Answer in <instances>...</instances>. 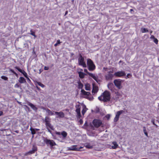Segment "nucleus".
<instances>
[{
	"mask_svg": "<svg viewBox=\"0 0 159 159\" xmlns=\"http://www.w3.org/2000/svg\"><path fill=\"white\" fill-rule=\"evenodd\" d=\"M110 92L107 91H105L98 97V99L100 101L104 102H109L110 100Z\"/></svg>",
	"mask_w": 159,
	"mask_h": 159,
	"instance_id": "1",
	"label": "nucleus"
},
{
	"mask_svg": "<svg viewBox=\"0 0 159 159\" xmlns=\"http://www.w3.org/2000/svg\"><path fill=\"white\" fill-rule=\"evenodd\" d=\"M105 71H107V74L105 75V79L107 80L110 81L112 80L114 75L112 74L113 72V69H108L107 68H105Z\"/></svg>",
	"mask_w": 159,
	"mask_h": 159,
	"instance_id": "2",
	"label": "nucleus"
},
{
	"mask_svg": "<svg viewBox=\"0 0 159 159\" xmlns=\"http://www.w3.org/2000/svg\"><path fill=\"white\" fill-rule=\"evenodd\" d=\"M87 65L88 66V69L90 71H93L95 69L96 66L95 65L93 61L89 58L87 60Z\"/></svg>",
	"mask_w": 159,
	"mask_h": 159,
	"instance_id": "3",
	"label": "nucleus"
},
{
	"mask_svg": "<svg viewBox=\"0 0 159 159\" xmlns=\"http://www.w3.org/2000/svg\"><path fill=\"white\" fill-rule=\"evenodd\" d=\"M43 140L48 146L50 145L51 147H52L56 145L55 143L52 140L48 139L46 138L43 137Z\"/></svg>",
	"mask_w": 159,
	"mask_h": 159,
	"instance_id": "4",
	"label": "nucleus"
},
{
	"mask_svg": "<svg viewBox=\"0 0 159 159\" xmlns=\"http://www.w3.org/2000/svg\"><path fill=\"white\" fill-rule=\"evenodd\" d=\"M78 63L79 65L82 66L83 67H86V65L84 61V59L81 55L78 58Z\"/></svg>",
	"mask_w": 159,
	"mask_h": 159,
	"instance_id": "5",
	"label": "nucleus"
},
{
	"mask_svg": "<svg viewBox=\"0 0 159 159\" xmlns=\"http://www.w3.org/2000/svg\"><path fill=\"white\" fill-rule=\"evenodd\" d=\"M82 147H80L78 148L77 145H74L70 147H69L67 148V150L69 151H79L80 150V149L82 148Z\"/></svg>",
	"mask_w": 159,
	"mask_h": 159,
	"instance_id": "6",
	"label": "nucleus"
},
{
	"mask_svg": "<svg viewBox=\"0 0 159 159\" xmlns=\"http://www.w3.org/2000/svg\"><path fill=\"white\" fill-rule=\"evenodd\" d=\"M93 123L95 127L98 128L100 126L102 125V121L99 120L95 119L93 120Z\"/></svg>",
	"mask_w": 159,
	"mask_h": 159,
	"instance_id": "7",
	"label": "nucleus"
},
{
	"mask_svg": "<svg viewBox=\"0 0 159 159\" xmlns=\"http://www.w3.org/2000/svg\"><path fill=\"white\" fill-rule=\"evenodd\" d=\"M124 112V111L122 110L117 111L116 113L115 117L114 119V121L115 122H116L117 121L119 120V116L120 115Z\"/></svg>",
	"mask_w": 159,
	"mask_h": 159,
	"instance_id": "8",
	"label": "nucleus"
},
{
	"mask_svg": "<svg viewBox=\"0 0 159 159\" xmlns=\"http://www.w3.org/2000/svg\"><path fill=\"white\" fill-rule=\"evenodd\" d=\"M125 75L126 74L125 71H118L116 72L114 74V76L118 77L124 76H125Z\"/></svg>",
	"mask_w": 159,
	"mask_h": 159,
	"instance_id": "9",
	"label": "nucleus"
},
{
	"mask_svg": "<svg viewBox=\"0 0 159 159\" xmlns=\"http://www.w3.org/2000/svg\"><path fill=\"white\" fill-rule=\"evenodd\" d=\"M114 83L115 85L119 89L121 88V80L120 79H116L114 80Z\"/></svg>",
	"mask_w": 159,
	"mask_h": 159,
	"instance_id": "10",
	"label": "nucleus"
},
{
	"mask_svg": "<svg viewBox=\"0 0 159 159\" xmlns=\"http://www.w3.org/2000/svg\"><path fill=\"white\" fill-rule=\"evenodd\" d=\"M84 72L87 73L93 79H94L96 81H98V77L96 76L93 73H90L86 69H84Z\"/></svg>",
	"mask_w": 159,
	"mask_h": 159,
	"instance_id": "11",
	"label": "nucleus"
},
{
	"mask_svg": "<svg viewBox=\"0 0 159 159\" xmlns=\"http://www.w3.org/2000/svg\"><path fill=\"white\" fill-rule=\"evenodd\" d=\"M46 129L48 130V132L50 133H51L52 131L51 130H54V128L53 126L51 125V123H49L46 125Z\"/></svg>",
	"mask_w": 159,
	"mask_h": 159,
	"instance_id": "12",
	"label": "nucleus"
},
{
	"mask_svg": "<svg viewBox=\"0 0 159 159\" xmlns=\"http://www.w3.org/2000/svg\"><path fill=\"white\" fill-rule=\"evenodd\" d=\"M121 94L118 92L115 94L112 98L116 101H117L118 100L119 98H121Z\"/></svg>",
	"mask_w": 159,
	"mask_h": 159,
	"instance_id": "13",
	"label": "nucleus"
},
{
	"mask_svg": "<svg viewBox=\"0 0 159 159\" xmlns=\"http://www.w3.org/2000/svg\"><path fill=\"white\" fill-rule=\"evenodd\" d=\"M76 111L77 112L78 117L80 118L81 117L80 112V106L79 105H78L76 106Z\"/></svg>",
	"mask_w": 159,
	"mask_h": 159,
	"instance_id": "14",
	"label": "nucleus"
},
{
	"mask_svg": "<svg viewBox=\"0 0 159 159\" xmlns=\"http://www.w3.org/2000/svg\"><path fill=\"white\" fill-rule=\"evenodd\" d=\"M107 87L109 89L112 91L114 89V85L112 83H109L107 84Z\"/></svg>",
	"mask_w": 159,
	"mask_h": 159,
	"instance_id": "15",
	"label": "nucleus"
},
{
	"mask_svg": "<svg viewBox=\"0 0 159 159\" xmlns=\"http://www.w3.org/2000/svg\"><path fill=\"white\" fill-rule=\"evenodd\" d=\"M77 72L79 74V77L81 79L84 78L85 76L86 75V74L81 71H77Z\"/></svg>",
	"mask_w": 159,
	"mask_h": 159,
	"instance_id": "16",
	"label": "nucleus"
},
{
	"mask_svg": "<svg viewBox=\"0 0 159 159\" xmlns=\"http://www.w3.org/2000/svg\"><path fill=\"white\" fill-rule=\"evenodd\" d=\"M55 113L56 115L62 118L64 117V114L62 111H60V112L56 111Z\"/></svg>",
	"mask_w": 159,
	"mask_h": 159,
	"instance_id": "17",
	"label": "nucleus"
},
{
	"mask_svg": "<svg viewBox=\"0 0 159 159\" xmlns=\"http://www.w3.org/2000/svg\"><path fill=\"white\" fill-rule=\"evenodd\" d=\"M27 104L29 106H30L31 107V108L34 110L36 111L37 110V108L32 103L29 102H27Z\"/></svg>",
	"mask_w": 159,
	"mask_h": 159,
	"instance_id": "18",
	"label": "nucleus"
},
{
	"mask_svg": "<svg viewBox=\"0 0 159 159\" xmlns=\"http://www.w3.org/2000/svg\"><path fill=\"white\" fill-rule=\"evenodd\" d=\"M44 121L45 122V125L50 123L51 118L48 116H46L44 120Z\"/></svg>",
	"mask_w": 159,
	"mask_h": 159,
	"instance_id": "19",
	"label": "nucleus"
},
{
	"mask_svg": "<svg viewBox=\"0 0 159 159\" xmlns=\"http://www.w3.org/2000/svg\"><path fill=\"white\" fill-rule=\"evenodd\" d=\"M44 110H46V112L47 113V114L48 115L52 116L54 115V113L49 109L48 108H44Z\"/></svg>",
	"mask_w": 159,
	"mask_h": 159,
	"instance_id": "20",
	"label": "nucleus"
},
{
	"mask_svg": "<svg viewBox=\"0 0 159 159\" xmlns=\"http://www.w3.org/2000/svg\"><path fill=\"white\" fill-rule=\"evenodd\" d=\"M18 81L21 84L26 83V81L25 79L22 77H21L19 78Z\"/></svg>",
	"mask_w": 159,
	"mask_h": 159,
	"instance_id": "21",
	"label": "nucleus"
},
{
	"mask_svg": "<svg viewBox=\"0 0 159 159\" xmlns=\"http://www.w3.org/2000/svg\"><path fill=\"white\" fill-rule=\"evenodd\" d=\"M111 148L113 149H115L118 147V144L116 142H113L112 143Z\"/></svg>",
	"mask_w": 159,
	"mask_h": 159,
	"instance_id": "22",
	"label": "nucleus"
},
{
	"mask_svg": "<svg viewBox=\"0 0 159 159\" xmlns=\"http://www.w3.org/2000/svg\"><path fill=\"white\" fill-rule=\"evenodd\" d=\"M81 92L82 94L84 95L88 96L90 94V92H86L83 89H81Z\"/></svg>",
	"mask_w": 159,
	"mask_h": 159,
	"instance_id": "23",
	"label": "nucleus"
},
{
	"mask_svg": "<svg viewBox=\"0 0 159 159\" xmlns=\"http://www.w3.org/2000/svg\"><path fill=\"white\" fill-rule=\"evenodd\" d=\"M98 90V87L95 86H93V89L92 91V93H97Z\"/></svg>",
	"mask_w": 159,
	"mask_h": 159,
	"instance_id": "24",
	"label": "nucleus"
},
{
	"mask_svg": "<svg viewBox=\"0 0 159 159\" xmlns=\"http://www.w3.org/2000/svg\"><path fill=\"white\" fill-rule=\"evenodd\" d=\"M85 89L86 90H90V85L88 84H86L85 85Z\"/></svg>",
	"mask_w": 159,
	"mask_h": 159,
	"instance_id": "25",
	"label": "nucleus"
},
{
	"mask_svg": "<svg viewBox=\"0 0 159 159\" xmlns=\"http://www.w3.org/2000/svg\"><path fill=\"white\" fill-rule=\"evenodd\" d=\"M141 31L143 33L148 32V30L145 28H142L141 29Z\"/></svg>",
	"mask_w": 159,
	"mask_h": 159,
	"instance_id": "26",
	"label": "nucleus"
},
{
	"mask_svg": "<svg viewBox=\"0 0 159 159\" xmlns=\"http://www.w3.org/2000/svg\"><path fill=\"white\" fill-rule=\"evenodd\" d=\"M30 130L31 131V133L32 134L34 135L36 134V131L35 129L32 128V127H31L30 128Z\"/></svg>",
	"mask_w": 159,
	"mask_h": 159,
	"instance_id": "27",
	"label": "nucleus"
},
{
	"mask_svg": "<svg viewBox=\"0 0 159 159\" xmlns=\"http://www.w3.org/2000/svg\"><path fill=\"white\" fill-rule=\"evenodd\" d=\"M61 134L64 138H65L67 135V133L65 131H63L61 133Z\"/></svg>",
	"mask_w": 159,
	"mask_h": 159,
	"instance_id": "28",
	"label": "nucleus"
},
{
	"mask_svg": "<svg viewBox=\"0 0 159 159\" xmlns=\"http://www.w3.org/2000/svg\"><path fill=\"white\" fill-rule=\"evenodd\" d=\"M78 88L79 89H81L83 88V84L80 82H79L78 83Z\"/></svg>",
	"mask_w": 159,
	"mask_h": 159,
	"instance_id": "29",
	"label": "nucleus"
},
{
	"mask_svg": "<svg viewBox=\"0 0 159 159\" xmlns=\"http://www.w3.org/2000/svg\"><path fill=\"white\" fill-rule=\"evenodd\" d=\"M87 110V109L86 108L85 106L84 107L82 111V113L83 115H84Z\"/></svg>",
	"mask_w": 159,
	"mask_h": 159,
	"instance_id": "30",
	"label": "nucleus"
},
{
	"mask_svg": "<svg viewBox=\"0 0 159 159\" xmlns=\"http://www.w3.org/2000/svg\"><path fill=\"white\" fill-rule=\"evenodd\" d=\"M143 131L145 135L146 136L148 137V134L147 132V130H146V128L145 126H144L143 127Z\"/></svg>",
	"mask_w": 159,
	"mask_h": 159,
	"instance_id": "31",
	"label": "nucleus"
},
{
	"mask_svg": "<svg viewBox=\"0 0 159 159\" xmlns=\"http://www.w3.org/2000/svg\"><path fill=\"white\" fill-rule=\"evenodd\" d=\"M85 147L91 149L93 147V146L92 145H90L89 143H87L86 144Z\"/></svg>",
	"mask_w": 159,
	"mask_h": 159,
	"instance_id": "32",
	"label": "nucleus"
},
{
	"mask_svg": "<svg viewBox=\"0 0 159 159\" xmlns=\"http://www.w3.org/2000/svg\"><path fill=\"white\" fill-rule=\"evenodd\" d=\"M24 75V76L28 80H29L30 81L29 78L28 77V75L24 71H23V72L22 73Z\"/></svg>",
	"mask_w": 159,
	"mask_h": 159,
	"instance_id": "33",
	"label": "nucleus"
},
{
	"mask_svg": "<svg viewBox=\"0 0 159 159\" xmlns=\"http://www.w3.org/2000/svg\"><path fill=\"white\" fill-rule=\"evenodd\" d=\"M30 32H31V33H30V34L34 36L35 38L37 36L36 35H35V32H33L32 30H30Z\"/></svg>",
	"mask_w": 159,
	"mask_h": 159,
	"instance_id": "34",
	"label": "nucleus"
},
{
	"mask_svg": "<svg viewBox=\"0 0 159 159\" xmlns=\"http://www.w3.org/2000/svg\"><path fill=\"white\" fill-rule=\"evenodd\" d=\"M15 68L17 70L20 72L22 73H23V72L24 70H22L20 69L17 66L15 67Z\"/></svg>",
	"mask_w": 159,
	"mask_h": 159,
	"instance_id": "35",
	"label": "nucleus"
},
{
	"mask_svg": "<svg viewBox=\"0 0 159 159\" xmlns=\"http://www.w3.org/2000/svg\"><path fill=\"white\" fill-rule=\"evenodd\" d=\"M37 84L39 86H40L42 88H44L45 86L43 84H42L40 82H37Z\"/></svg>",
	"mask_w": 159,
	"mask_h": 159,
	"instance_id": "36",
	"label": "nucleus"
},
{
	"mask_svg": "<svg viewBox=\"0 0 159 159\" xmlns=\"http://www.w3.org/2000/svg\"><path fill=\"white\" fill-rule=\"evenodd\" d=\"M61 42H60V40H57V43L54 44L55 46H57L59 44H60Z\"/></svg>",
	"mask_w": 159,
	"mask_h": 159,
	"instance_id": "37",
	"label": "nucleus"
},
{
	"mask_svg": "<svg viewBox=\"0 0 159 159\" xmlns=\"http://www.w3.org/2000/svg\"><path fill=\"white\" fill-rule=\"evenodd\" d=\"M1 78L5 80H8V78L5 76H2L1 77Z\"/></svg>",
	"mask_w": 159,
	"mask_h": 159,
	"instance_id": "38",
	"label": "nucleus"
},
{
	"mask_svg": "<svg viewBox=\"0 0 159 159\" xmlns=\"http://www.w3.org/2000/svg\"><path fill=\"white\" fill-rule=\"evenodd\" d=\"M153 41L156 44H157L158 43V40L157 39L155 38L153 39Z\"/></svg>",
	"mask_w": 159,
	"mask_h": 159,
	"instance_id": "39",
	"label": "nucleus"
},
{
	"mask_svg": "<svg viewBox=\"0 0 159 159\" xmlns=\"http://www.w3.org/2000/svg\"><path fill=\"white\" fill-rule=\"evenodd\" d=\"M35 152V151H34V150H33L32 149V150L30 151L29 152V153H30V154H32V153H33L34 152Z\"/></svg>",
	"mask_w": 159,
	"mask_h": 159,
	"instance_id": "40",
	"label": "nucleus"
},
{
	"mask_svg": "<svg viewBox=\"0 0 159 159\" xmlns=\"http://www.w3.org/2000/svg\"><path fill=\"white\" fill-rule=\"evenodd\" d=\"M10 71L13 73L14 74L16 75H17V74L12 70L11 69H10Z\"/></svg>",
	"mask_w": 159,
	"mask_h": 159,
	"instance_id": "41",
	"label": "nucleus"
},
{
	"mask_svg": "<svg viewBox=\"0 0 159 159\" xmlns=\"http://www.w3.org/2000/svg\"><path fill=\"white\" fill-rule=\"evenodd\" d=\"M151 122L154 125H155L157 127V125L155 124L154 120H152Z\"/></svg>",
	"mask_w": 159,
	"mask_h": 159,
	"instance_id": "42",
	"label": "nucleus"
},
{
	"mask_svg": "<svg viewBox=\"0 0 159 159\" xmlns=\"http://www.w3.org/2000/svg\"><path fill=\"white\" fill-rule=\"evenodd\" d=\"M32 149L34 150V151H35L37 150V148L36 147L34 146L32 148Z\"/></svg>",
	"mask_w": 159,
	"mask_h": 159,
	"instance_id": "43",
	"label": "nucleus"
},
{
	"mask_svg": "<svg viewBox=\"0 0 159 159\" xmlns=\"http://www.w3.org/2000/svg\"><path fill=\"white\" fill-rule=\"evenodd\" d=\"M14 87L16 88H18L19 87V85L18 84H16L14 86Z\"/></svg>",
	"mask_w": 159,
	"mask_h": 159,
	"instance_id": "44",
	"label": "nucleus"
},
{
	"mask_svg": "<svg viewBox=\"0 0 159 159\" xmlns=\"http://www.w3.org/2000/svg\"><path fill=\"white\" fill-rule=\"evenodd\" d=\"M48 69H49V68L48 67L45 66L44 67V70H48Z\"/></svg>",
	"mask_w": 159,
	"mask_h": 159,
	"instance_id": "45",
	"label": "nucleus"
},
{
	"mask_svg": "<svg viewBox=\"0 0 159 159\" xmlns=\"http://www.w3.org/2000/svg\"><path fill=\"white\" fill-rule=\"evenodd\" d=\"M155 38L154 36L153 35H152L150 37V39H154Z\"/></svg>",
	"mask_w": 159,
	"mask_h": 159,
	"instance_id": "46",
	"label": "nucleus"
},
{
	"mask_svg": "<svg viewBox=\"0 0 159 159\" xmlns=\"http://www.w3.org/2000/svg\"><path fill=\"white\" fill-rule=\"evenodd\" d=\"M93 97H90V98H89V100H90V101H92V100H93Z\"/></svg>",
	"mask_w": 159,
	"mask_h": 159,
	"instance_id": "47",
	"label": "nucleus"
},
{
	"mask_svg": "<svg viewBox=\"0 0 159 159\" xmlns=\"http://www.w3.org/2000/svg\"><path fill=\"white\" fill-rule=\"evenodd\" d=\"M77 71H81L82 72L83 70L82 69L79 68L77 69Z\"/></svg>",
	"mask_w": 159,
	"mask_h": 159,
	"instance_id": "48",
	"label": "nucleus"
},
{
	"mask_svg": "<svg viewBox=\"0 0 159 159\" xmlns=\"http://www.w3.org/2000/svg\"><path fill=\"white\" fill-rule=\"evenodd\" d=\"M129 75H131L130 74H127L126 76V78H129Z\"/></svg>",
	"mask_w": 159,
	"mask_h": 159,
	"instance_id": "49",
	"label": "nucleus"
},
{
	"mask_svg": "<svg viewBox=\"0 0 159 159\" xmlns=\"http://www.w3.org/2000/svg\"><path fill=\"white\" fill-rule=\"evenodd\" d=\"M3 114V112L2 111H0V116L2 115Z\"/></svg>",
	"mask_w": 159,
	"mask_h": 159,
	"instance_id": "50",
	"label": "nucleus"
},
{
	"mask_svg": "<svg viewBox=\"0 0 159 159\" xmlns=\"http://www.w3.org/2000/svg\"><path fill=\"white\" fill-rule=\"evenodd\" d=\"M56 134L57 135H60L61 134V133L60 132H57L56 133Z\"/></svg>",
	"mask_w": 159,
	"mask_h": 159,
	"instance_id": "51",
	"label": "nucleus"
},
{
	"mask_svg": "<svg viewBox=\"0 0 159 159\" xmlns=\"http://www.w3.org/2000/svg\"><path fill=\"white\" fill-rule=\"evenodd\" d=\"M42 71L41 70V69H40L39 70V74H40V73H41L42 72Z\"/></svg>",
	"mask_w": 159,
	"mask_h": 159,
	"instance_id": "52",
	"label": "nucleus"
},
{
	"mask_svg": "<svg viewBox=\"0 0 159 159\" xmlns=\"http://www.w3.org/2000/svg\"><path fill=\"white\" fill-rule=\"evenodd\" d=\"M35 129V131L36 130V131H39V129Z\"/></svg>",
	"mask_w": 159,
	"mask_h": 159,
	"instance_id": "53",
	"label": "nucleus"
},
{
	"mask_svg": "<svg viewBox=\"0 0 159 159\" xmlns=\"http://www.w3.org/2000/svg\"><path fill=\"white\" fill-rule=\"evenodd\" d=\"M68 13V12L67 11H66V12H65V15L66 16Z\"/></svg>",
	"mask_w": 159,
	"mask_h": 159,
	"instance_id": "54",
	"label": "nucleus"
},
{
	"mask_svg": "<svg viewBox=\"0 0 159 159\" xmlns=\"http://www.w3.org/2000/svg\"><path fill=\"white\" fill-rule=\"evenodd\" d=\"M130 11L131 12L132 11H133V10L132 9H130Z\"/></svg>",
	"mask_w": 159,
	"mask_h": 159,
	"instance_id": "55",
	"label": "nucleus"
},
{
	"mask_svg": "<svg viewBox=\"0 0 159 159\" xmlns=\"http://www.w3.org/2000/svg\"><path fill=\"white\" fill-rule=\"evenodd\" d=\"M36 87H37V89H39V88L37 86Z\"/></svg>",
	"mask_w": 159,
	"mask_h": 159,
	"instance_id": "56",
	"label": "nucleus"
},
{
	"mask_svg": "<svg viewBox=\"0 0 159 159\" xmlns=\"http://www.w3.org/2000/svg\"><path fill=\"white\" fill-rule=\"evenodd\" d=\"M152 31H151L150 32V34H151L152 33Z\"/></svg>",
	"mask_w": 159,
	"mask_h": 159,
	"instance_id": "57",
	"label": "nucleus"
},
{
	"mask_svg": "<svg viewBox=\"0 0 159 159\" xmlns=\"http://www.w3.org/2000/svg\"><path fill=\"white\" fill-rule=\"evenodd\" d=\"M121 61H119V63H120L121 62Z\"/></svg>",
	"mask_w": 159,
	"mask_h": 159,
	"instance_id": "58",
	"label": "nucleus"
},
{
	"mask_svg": "<svg viewBox=\"0 0 159 159\" xmlns=\"http://www.w3.org/2000/svg\"><path fill=\"white\" fill-rule=\"evenodd\" d=\"M18 103H20V102H18Z\"/></svg>",
	"mask_w": 159,
	"mask_h": 159,
	"instance_id": "59",
	"label": "nucleus"
}]
</instances>
